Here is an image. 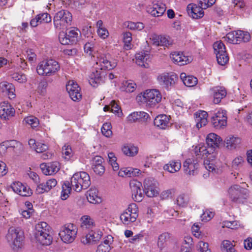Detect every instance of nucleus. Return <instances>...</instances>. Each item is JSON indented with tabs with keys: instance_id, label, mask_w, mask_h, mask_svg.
Segmentation results:
<instances>
[{
	"instance_id": "26",
	"label": "nucleus",
	"mask_w": 252,
	"mask_h": 252,
	"mask_svg": "<svg viewBox=\"0 0 252 252\" xmlns=\"http://www.w3.org/2000/svg\"><path fill=\"white\" fill-rule=\"evenodd\" d=\"M212 91L213 93V102L215 104L219 103L226 95V91L223 87H214L212 89Z\"/></svg>"
},
{
	"instance_id": "47",
	"label": "nucleus",
	"mask_w": 252,
	"mask_h": 252,
	"mask_svg": "<svg viewBox=\"0 0 252 252\" xmlns=\"http://www.w3.org/2000/svg\"><path fill=\"white\" fill-rule=\"evenodd\" d=\"M66 89L69 95H73V91H81L78 85L73 80H70L66 85Z\"/></svg>"
},
{
	"instance_id": "48",
	"label": "nucleus",
	"mask_w": 252,
	"mask_h": 252,
	"mask_svg": "<svg viewBox=\"0 0 252 252\" xmlns=\"http://www.w3.org/2000/svg\"><path fill=\"white\" fill-rule=\"evenodd\" d=\"M123 41L124 42V48L126 50L131 48V41L132 39V34L129 32H126L123 33Z\"/></svg>"
},
{
	"instance_id": "38",
	"label": "nucleus",
	"mask_w": 252,
	"mask_h": 252,
	"mask_svg": "<svg viewBox=\"0 0 252 252\" xmlns=\"http://www.w3.org/2000/svg\"><path fill=\"white\" fill-rule=\"evenodd\" d=\"M100 70L96 69L95 71L93 72L90 76L89 83L94 87L100 83L101 80Z\"/></svg>"
},
{
	"instance_id": "54",
	"label": "nucleus",
	"mask_w": 252,
	"mask_h": 252,
	"mask_svg": "<svg viewBox=\"0 0 252 252\" xmlns=\"http://www.w3.org/2000/svg\"><path fill=\"white\" fill-rule=\"evenodd\" d=\"M17 143L15 140L5 141L0 144V152L4 153L8 148H14Z\"/></svg>"
},
{
	"instance_id": "56",
	"label": "nucleus",
	"mask_w": 252,
	"mask_h": 252,
	"mask_svg": "<svg viewBox=\"0 0 252 252\" xmlns=\"http://www.w3.org/2000/svg\"><path fill=\"white\" fill-rule=\"evenodd\" d=\"M111 128L112 126L110 123H104L101 127L102 134L107 137H111L112 135Z\"/></svg>"
},
{
	"instance_id": "7",
	"label": "nucleus",
	"mask_w": 252,
	"mask_h": 252,
	"mask_svg": "<svg viewBox=\"0 0 252 252\" xmlns=\"http://www.w3.org/2000/svg\"><path fill=\"white\" fill-rule=\"evenodd\" d=\"M94 67L98 70H111L115 68L117 65L116 61H110L106 55L97 53L96 55V59Z\"/></svg>"
},
{
	"instance_id": "61",
	"label": "nucleus",
	"mask_w": 252,
	"mask_h": 252,
	"mask_svg": "<svg viewBox=\"0 0 252 252\" xmlns=\"http://www.w3.org/2000/svg\"><path fill=\"white\" fill-rule=\"evenodd\" d=\"M244 163V158L241 156L235 158L232 162V166L237 169L241 167Z\"/></svg>"
},
{
	"instance_id": "42",
	"label": "nucleus",
	"mask_w": 252,
	"mask_h": 252,
	"mask_svg": "<svg viewBox=\"0 0 252 252\" xmlns=\"http://www.w3.org/2000/svg\"><path fill=\"white\" fill-rule=\"evenodd\" d=\"M122 151L125 155L129 157H134L137 154L138 148L132 145H125L123 147Z\"/></svg>"
},
{
	"instance_id": "43",
	"label": "nucleus",
	"mask_w": 252,
	"mask_h": 252,
	"mask_svg": "<svg viewBox=\"0 0 252 252\" xmlns=\"http://www.w3.org/2000/svg\"><path fill=\"white\" fill-rule=\"evenodd\" d=\"M34 238L37 242L42 245H49L52 241V237L51 235L42 234L34 236Z\"/></svg>"
},
{
	"instance_id": "36",
	"label": "nucleus",
	"mask_w": 252,
	"mask_h": 252,
	"mask_svg": "<svg viewBox=\"0 0 252 252\" xmlns=\"http://www.w3.org/2000/svg\"><path fill=\"white\" fill-rule=\"evenodd\" d=\"M87 198L92 204H97L101 202V199L98 195V190L96 189H91L88 191Z\"/></svg>"
},
{
	"instance_id": "4",
	"label": "nucleus",
	"mask_w": 252,
	"mask_h": 252,
	"mask_svg": "<svg viewBox=\"0 0 252 252\" xmlns=\"http://www.w3.org/2000/svg\"><path fill=\"white\" fill-rule=\"evenodd\" d=\"M60 69L58 62L54 60H44L37 66V72L40 75L50 76L56 74Z\"/></svg>"
},
{
	"instance_id": "41",
	"label": "nucleus",
	"mask_w": 252,
	"mask_h": 252,
	"mask_svg": "<svg viewBox=\"0 0 252 252\" xmlns=\"http://www.w3.org/2000/svg\"><path fill=\"white\" fill-rule=\"evenodd\" d=\"M125 26L131 31H140L144 28V24L141 22H133L131 21H126L124 23Z\"/></svg>"
},
{
	"instance_id": "22",
	"label": "nucleus",
	"mask_w": 252,
	"mask_h": 252,
	"mask_svg": "<svg viewBox=\"0 0 252 252\" xmlns=\"http://www.w3.org/2000/svg\"><path fill=\"white\" fill-rule=\"evenodd\" d=\"M0 90L5 93L10 99L16 97L15 88L14 86L6 81H2L0 83Z\"/></svg>"
},
{
	"instance_id": "53",
	"label": "nucleus",
	"mask_w": 252,
	"mask_h": 252,
	"mask_svg": "<svg viewBox=\"0 0 252 252\" xmlns=\"http://www.w3.org/2000/svg\"><path fill=\"white\" fill-rule=\"evenodd\" d=\"M79 32H80L78 29L74 28L69 30L68 33H67V35L68 39H69L71 41V44L75 43L77 41Z\"/></svg>"
},
{
	"instance_id": "23",
	"label": "nucleus",
	"mask_w": 252,
	"mask_h": 252,
	"mask_svg": "<svg viewBox=\"0 0 252 252\" xmlns=\"http://www.w3.org/2000/svg\"><path fill=\"white\" fill-rule=\"evenodd\" d=\"M166 9L165 4L161 1H158L153 3V7L148 11L152 16L159 17L164 13Z\"/></svg>"
},
{
	"instance_id": "19",
	"label": "nucleus",
	"mask_w": 252,
	"mask_h": 252,
	"mask_svg": "<svg viewBox=\"0 0 252 252\" xmlns=\"http://www.w3.org/2000/svg\"><path fill=\"white\" fill-rule=\"evenodd\" d=\"M202 7L200 4L199 6L196 4L190 3L187 7V10L189 16L193 19H199L203 17L204 13Z\"/></svg>"
},
{
	"instance_id": "3",
	"label": "nucleus",
	"mask_w": 252,
	"mask_h": 252,
	"mask_svg": "<svg viewBox=\"0 0 252 252\" xmlns=\"http://www.w3.org/2000/svg\"><path fill=\"white\" fill-rule=\"evenodd\" d=\"M72 189L77 192L87 189L91 185L90 177L86 172H79L73 174L70 180Z\"/></svg>"
},
{
	"instance_id": "14",
	"label": "nucleus",
	"mask_w": 252,
	"mask_h": 252,
	"mask_svg": "<svg viewBox=\"0 0 252 252\" xmlns=\"http://www.w3.org/2000/svg\"><path fill=\"white\" fill-rule=\"evenodd\" d=\"M158 184L157 181L152 178L145 180L144 186L146 195L150 197L157 196L159 194Z\"/></svg>"
},
{
	"instance_id": "9",
	"label": "nucleus",
	"mask_w": 252,
	"mask_h": 252,
	"mask_svg": "<svg viewBox=\"0 0 252 252\" xmlns=\"http://www.w3.org/2000/svg\"><path fill=\"white\" fill-rule=\"evenodd\" d=\"M227 192L228 197L234 202H241L243 199L246 198L248 195V190L238 185L231 186Z\"/></svg>"
},
{
	"instance_id": "50",
	"label": "nucleus",
	"mask_w": 252,
	"mask_h": 252,
	"mask_svg": "<svg viewBox=\"0 0 252 252\" xmlns=\"http://www.w3.org/2000/svg\"><path fill=\"white\" fill-rule=\"evenodd\" d=\"M195 153L197 156H202V157L206 156L204 158V159L207 158V156L210 154L209 149H207L206 146L201 144H199L195 147Z\"/></svg>"
},
{
	"instance_id": "55",
	"label": "nucleus",
	"mask_w": 252,
	"mask_h": 252,
	"mask_svg": "<svg viewBox=\"0 0 252 252\" xmlns=\"http://www.w3.org/2000/svg\"><path fill=\"white\" fill-rule=\"evenodd\" d=\"M62 154L64 158L69 159L73 156V152L70 145L65 144L62 148Z\"/></svg>"
},
{
	"instance_id": "17",
	"label": "nucleus",
	"mask_w": 252,
	"mask_h": 252,
	"mask_svg": "<svg viewBox=\"0 0 252 252\" xmlns=\"http://www.w3.org/2000/svg\"><path fill=\"white\" fill-rule=\"evenodd\" d=\"M172 61L180 65H183L190 63L192 59L191 56L186 55L183 52H175L170 54Z\"/></svg>"
},
{
	"instance_id": "1",
	"label": "nucleus",
	"mask_w": 252,
	"mask_h": 252,
	"mask_svg": "<svg viewBox=\"0 0 252 252\" xmlns=\"http://www.w3.org/2000/svg\"><path fill=\"white\" fill-rule=\"evenodd\" d=\"M137 101L148 107H154L162 99V94L158 89H147L136 97Z\"/></svg>"
},
{
	"instance_id": "20",
	"label": "nucleus",
	"mask_w": 252,
	"mask_h": 252,
	"mask_svg": "<svg viewBox=\"0 0 252 252\" xmlns=\"http://www.w3.org/2000/svg\"><path fill=\"white\" fill-rule=\"evenodd\" d=\"M40 168L42 172L46 175H51L57 173L60 168L59 163L53 162L48 163H42Z\"/></svg>"
},
{
	"instance_id": "8",
	"label": "nucleus",
	"mask_w": 252,
	"mask_h": 252,
	"mask_svg": "<svg viewBox=\"0 0 252 252\" xmlns=\"http://www.w3.org/2000/svg\"><path fill=\"white\" fill-rule=\"evenodd\" d=\"M72 15L67 10H62L56 13L54 18V24L56 28L64 29L70 25Z\"/></svg>"
},
{
	"instance_id": "45",
	"label": "nucleus",
	"mask_w": 252,
	"mask_h": 252,
	"mask_svg": "<svg viewBox=\"0 0 252 252\" xmlns=\"http://www.w3.org/2000/svg\"><path fill=\"white\" fill-rule=\"evenodd\" d=\"M170 238V234L168 232L161 233L158 237V246L160 249H162L166 245L167 241Z\"/></svg>"
},
{
	"instance_id": "37",
	"label": "nucleus",
	"mask_w": 252,
	"mask_h": 252,
	"mask_svg": "<svg viewBox=\"0 0 252 252\" xmlns=\"http://www.w3.org/2000/svg\"><path fill=\"white\" fill-rule=\"evenodd\" d=\"M148 117L149 115L145 112H134L129 114L127 119L128 122L132 123L140 120H147Z\"/></svg>"
},
{
	"instance_id": "63",
	"label": "nucleus",
	"mask_w": 252,
	"mask_h": 252,
	"mask_svg": "<svg viewBox=\"0 0 252 252\" xmlns=\"http://www.w3.org/2000/svg\"><path fill=\"white\" fill-rule=\"evenodd\" d=\"M47 86V83L45 81L40 82L38 86L37 89V93L41 95L44 96L46 93V88Z\"/></svg>"
},
{
	"instance_id": "29",
	"label": "nucleus",
	"mask_w": 252,
	"mask_h": 252,
	"mask_svg": "<svg viewBox=\"0 0 252 252\" xmlns=\"http://www.w3.org/2000/svg\"><path fill=\"white\" fill-rule=\"evenodd\" d=\"M241 143V139L238 137L233 135H229L225 139L224 145L229 150H233L237 148Z\"/></svg>"
},
{
	"instance_id": "16",
	"label": "nucleus",
	"mask_w": 252,
	"mask_h": 252,
	"mask_svg": "<svg viewBox=\"0 0 252 252\" xmlns=\"http://www.w3.org/2000/svg\"><path fill=\"white\" fill-rule=\"evenodd\" d=\"M11 188L14 192L22 196H30L32 193L29 187L20 182H13L11 185Z\"/></svg>"
},
{
	"instance_id": "13",
	"label": "nucleus",
	"mask_w": 252,
	"mask_h": 252,
	"mask_svg": "<svg viewBox=\"0 0 252 252\" xmlns=\"http://www.w3.org/2000/svg\"><path fill=\"white\" fill-rule=\"evenodd\" d=\"M227 119L226 111L219 110L212 117L211 123L216 128H223L227 125Z\"/></svg>"
},
{
	"instance_id": "40",
	"label": "nucleus",
	"mask_w": 252,
	"mask_h": 252,
	"mask_svg": "<svg viewBox=\"0 0 252 252\" xmlns=\"http://www.w3.org/2000/svg\"><path fill=\"white\" fill-rule=\"evenodd\" d=\"M81 227L91 229L95 226L94 220L89 216L85 215L81 217Z\"/></svg>"
},
{
	"instance_id": "24",
	"label": "nucleus",
	"mask_w": 252,
	"mask_h": 252,
	"mask_svg": "<svg viewBox=\"0 0 252 252\" xmlns=\"http://www.w3.org/2000/svg\"><path fill=\"white\" fill-rule=\"evenodd\" d=\"M113 238L111 235H108L105 239L97 247L95 252H110L112 248V244Z\"/></svg>"
},
{
	"instance_id": "32",
	"label": "nucleus",
	"mask_w": 252,
	"mask_h": 252,
	"mask_svg": "<svg viewBox=\"0 0 252 252\" xmlns=\"http://www.w3.org/2000/svg\"><path fill=\"white\" fill-rule=\"evenodd\" d=\"M149 58V54L144 52L137 53L135 55L136 63L141 67L148 68L149 67V64L147 61Z\"/></svg>"
},
{
	"instance_id": "31",
	"label": "nucleus",
	"mask_w": 252,
	"mask_h": 252,
	"mask_svg": "<svg viewBox=\"0 0 252 252\" xmlns=\"http://www.w3.org/2000/svg\"><path fill=\"white\" fill-rule=\"evenodd\" d=\"M169 119L166 115L162 114L157 116L154 120V125L161 129H165L168 126Z\"/></svg>"
},
{
	"instance_id": "12",
	"label": "nucleus",
	"mask_w": 252,
	"mask_h": 252,
	"mask_svg": "<svg viewBox=\"0 0 252 252\" xmlns=\"http://www.w3.org/2000/svg\"><path fill=\"white\" fill-rule=\"evenodd\" d=\"M102 235V232L100 230H91L82 237L81 242L85 245H95L101 239Z\"/></svg>"
},
{
	"instance_id": "10",
	"label": "nucleus",
	"mask_w": 252,
	"mask_h": 252,
	"mask_svg": "<svg viewBox=\"0 0 252 252\" xmlns=\"http://www.w3.org/2000/svg\"><path fill=\"white\" fill-rule=\"evenodd\" d=\"M225 40L232 44H238L241 42H248L251 39L250 33L242 31H233L228 33L224 37Z\"/></svg>"
},
{
	"instance_id": "5",
	"label": "nucleus",
	"mask_w": 252,
	"mask_h": 252,
	"mask_svg": "<svg viewBox=\"0 0 252 252\" xmlns=\"http://www.w3.org/2000/svg\"><path fill=\"white\" fill-rule=\"evenodd\" d=\"M77 232L76 226L73 223H68L60 227L59 236L63 242L70 244L76 239Z\"/></svg>"
},
{
	"instance_id": "6",
	"label": "nucleus",
	"mask_w": 252,
	"mask_h": 252,
	"mask_svg": "<svg viewBox=\"0 0 252 252\" xmlns=\"http://www.w3.org/2000/svg\"><path fill=\"white\" fill-rule=\"evenodd\" d=\"M138 216V208L135 203L129 204L120 215L122 222L125 225H130L135 222Z\"/></svg>"
},
{
	"instance_id": "25",
	"label": "nucleus",
	"mask_w": 252,
	"mask_h": 252,
	"mask_svg": "<svg viewBox=\"0 0 252 252\" xmlns=\"http://www.w3.org/2000/svg\"><path fill=\"white\" fill-rule=\"evenodd\" d=\"M50 231L51 227L46 222H40L35 226L34 236L42 234L50 235Z\"/></svg>"
},
{
	"instance_id": "57",
	"label": "nucleus",
	"mask_w": 252,
	"mask_h": 252,
	"mask_svg": "<svg viewBox=\"0 0 252 252\" xmlns=\"http://www.w3.org/2000/svg\"><path fill=\"white\" fill-rule=\"evenodd\" d=\"M10 76L13 80L20 83H24L27 81L26 75L22 73L14 72L11 73Z\"/></svg>"
},
{
	"instance_id": "35",
	"label": "nucleus",
	"mask_w": 252,
	"mask_h": 252,
	"mask_svg": "<svg viewBox=\"0 0 252 252\" xmlns=\"http://www.w3.org/2000/svg\"><path fill=\"white\" fill-rule=\"evenodd\" d=\"M180 78L184 85L189 87H192L195 86L198 82L197 79L193 76L188 75L184 72L180 74Z\"/></svg>"
},
{
	"instance_id": "39",
	"label": "nucleus",
	"mask_w": 252,
	"mask_h": 252,
	"mask_svg": "<svg viewBox=\"0 0 252 252\" xmlns=\"http://www.w3.org/2000/svg\"><path fill=\"white\" fill-rule=\"evenodd\" d=\"M140 170L137 168H132L130 167L121 169L119 172L120 176L124 177L125 176H130L131 175H138Z\"/></svg>"
},
{
	"instance_id": "18",
	"label": "nucleus",
	"mask_w": 252,
	"mask_h": 252,
	"mask_svg": "<svg viewBox=\"0 0 252 252\" xmlns=\"http://www.w3.org/2000/svg\"><path fill=\"white\" fill-rule=\"evenodd\" d=\"M14 108L7 102L3 101L0 104V117L1 119L8 120L14 116Z\"/></svg>"
},
{
	"instance_id": "58",
	"label": "nucleus",
	"mask_w": 252,
	"mask_h": 252,
	"mask_svg": "<svg viewBox=\"0 0 252 252\" xmlns=\"http://www.w3.org/2000/svg\"><path fill=\"white\" fill-rule=\"evenodd\" d=\"M240 226L239 222L236 220L234 221H224L222 223V227L223 228L227 227L228 228L234 229H237Z\"/></svg>"
},
{
	"instance_id": "34",
	"label": "nucleus",
	"mask_w": 252,
	"mask_h": 252,
	"mask_svg": "<svg viewBox=\"0 0 252 252\" xmlns=\"http://www.w3.org/2000/svg\"><path fill=\"white\" fill-rule=\"evenodd\" d=\"M29 145L31 148L38 153L44 152L48 149V146L46 144L38 142H36L33 139L29 140Z\"/></svg>"
},
{
	"instance_id": "21",
	"label": "nucleus",
	"mask_w": 252,
	"mask_h": 252,
	"mask_svg": "<svg viewBox=\"0 0 252 252\" xmlns=\"http://www.w3.org/2000/svg\"><path fill=\"white\" fill-rule=\"evenodd\" d=\"M198 164L196 160L193 159H187L183 164L185 173L189 175H194L197 173Z\"/></svg>"
},
{
	"instance_id": "59",
	"label": "nucleus",
	"mask_w": 252,
	"mask_h": 252,
	"mask_svg": "<svg viewBox=\"0 0 252 252\" xmlns=\"http://www.w3.org/2000/svg\"><path fill=\"white\" fill-rule=\"evenodd\" d=\"M214 212L209 209H206L203 211V214L201 216L202 221L207 222L210 220L214 216Z\"/></svg>"
},
{
	"instance_id": "30",
	"label": "nucleus",
	"mask_w": 252,
	"mask_h": 252,
	"mask_svg": "<svg viewBox=\"0 0 252 252\" xmlns=\"http://www.w3.org/2000/svg\"><path fill=\"white\" fill-rule=\"evenodd\" d=\"M221 141L220 137L214 133H209L206 137V143L211 148L218 147Z\"/></svg>"
},
{
	"instance_id": "2",
	"label": "nucleus",
	"mask_w": 252,
	"mask_h": 252,
	"mask_svg": "<svg viewBox=\"0 0 252 252\" xmlns=\"http://www.w3.org/2000/svg\"><path fill=\"white\" fill-rule=\"evenodd\" d=\"M5 239L11 249L17 251L23 246L24 233L19 228L12 226L8 229Z\"/></svg>"
},
{
	"instance_id": "46",
	"label": "nucleus",
	"mask_w": 252,
	"mask_h": 252,
	"mask_svg": "<svg viewBox=\"0 0 252 252\" xmlns=\"http://www.w3.org/2000/svg\"><path fill=\"white\" fill-rule=\"evenodd\" d=\"M190 199V197L189 195L182 194L177 197L176 203L178 206L184 207L187 206Z\"/></svg>"
},
{
	"instance_id": "44",
	"label": "nucleus",
	"mask_w": 252,
	"mask_h": 252,
	"mask_svg": "<svg viewBox=\"0 0 252 252\" xmlns=\"http://www.w3.org/2000/svg\"><path fill=\"white\" fill-rule=\"evenodd\" d=\"M136 88V84L132 81H126L122 83L121 90L122 91L132 93Z\"/></svg>"
},
{
	"instance_id": "28",
	"label": "nucleus",
	"mask_w": 252,
	"mask_h": 252,
	"mask_svg": "<svg viewBox=\"0 0 252 252\" xmlns=\"http://www.w3.org/2000/svg\"><path fill=\"white\" fill-rule=\"evenodd\" d=\"M208 113L205 111H199L195 114V121L198 128L206 125L208 123Z\"/></svg>"
},
{
	"instance_id": "11",
	"label": "nucleus",
	"mask_w": 252,
	"mask_h": 252,
	"mask_svg": "<svg viewBox=\"0 0 252 252\" xmlns=\"http://www.w3.org/2000/svg\"><path fill=\"white\" fill-rule=\"evenodd\" d=\"M177 79V75L173 73L164 72L157 77L158 83L167 90L174 86Z\"/></svg>"
},
{
	"instance_id": "62",
	"label": "nucleus",
	"mask_w": 252,
	"mask_h": 252,
	"mask_svg": "<svg viewBox=\"0 0 252 252\" xmlns=\"http://www.w3.org/2000/svg\"><path fill=\"white\" fill-rule=\"evenodd\" d=\"M26 123L30 125L32 128L36 127L39 125L38 119L33 116H29L25 119Z\"/></svg>"
},
{
	"instance_id": "15",
	"label": "nucleus",
	"mask_w": 252,
	"mask_h": 252,
	"mask_svg": "<svg viewBox=\"0 0 252 252\" xmlns=\"http://www.w3.org/2000/svg\"><path fill=\"white\" fill-rule=\"evenodd\" d=\"M142 183L136 180H132L129 182L132 197L137 202H140L143 199V194L142 191Z\"/></svg>"
},
{
	"instance_id": "60",
	"label": "nucleus",
	"mask_w": 252,
	"mask_h": 252,
	"mask_svg": "<svg viewBox=\"0 0 252 252\" xmlns=\"http://www.w3.org/2000/svg\"><path fill=\"white\" fill-rule=\"evenodd\" d=\"M218 63L221 65H224L229 61L228 56L226 52L216 56Z\"/></svg>"
},
{
	"instance_id": "51",
	"label": "nucleus",
	"mask_w": 252,
	"mask_h": 252,
	"mask_svg": "<svg viewBox=\"0 0 252 252\" xmlns=\"http://www.w3.org/2000/svg\"><path fill=\"white\" fill-rule=\"evenodd\" d=\"M213 48L216 56L226 52L225 46L220 41L215 42L213 45Z\"/></svg>"
},
{
	"instance_id": "27",
	"label": "nucleus",
	"mask_w": 252,
	"mask_h": 252,
	"mask_svg": "<svg viewBox=\"0 0 252 252\" xmlns=\"http://www.w3.org/2000/svg\"><path fill=\"white\" fill-rule=\"evenodd\" d=\"M181 168V162L179 159H173L165 164L163 168L170 173H175L179 171Z\"/></svg>"
},
{
	"instance_id": "64",
	"label": "nucleus",
	"mask_w": 252,
	"mask_h": 252,
	"mask_svg": "<svg viewBox=\"0 0 252 252\" xmlns=\"http://www.w3.org/2000/svg\"><path fill=\"white\" fill-rule=\"evenodd\" d=\"M60 42L63 45H68L71 44V41L67 35V33L61 32L59 35Z\"/></svg>"
},
{
	"instance_id": "33",
	"label": "nucleus",
	"mask_w": 252,
	"mask_h": 252,
	"mask_svg": "<svg viewBox=\"0 0 252 252\" xmlns=\"http://www.w3.org/2000/svg\"><path fill=\"white\" fill-rule=\"evenodd\" d=\"M216 158L215 153L212 152V154H209L207 158H205L204 161V165L205 168L209 172L215 171L217 166L214 164L213 160Z\"/></svg>"
},
{
	"instance_id": "52",
	"label": "nucleus",
	"mask_w": 252,
	"mask_h": 252,
	"mask_svg": "<svg viewBox=\"0 0 252 252\" xmlns=\"http://www.w3.org/2000/svg\"><path fill=\"white\" fill-rule=\"evenodd\" d=\"M95 46V39L92 37L91 40L87 42L84 46V52L89 55H92Z\"/></svg>"
},
{
	"instance_id": "49",
	"label": "nucleus",
	"mask_w": 252,
	"mask_h": 252,
	"mask_svg": "<svg viewBox=\"0 0 252 252\" xmlns=\"http://www.w3.org/2000/svg\"><path fill=\"white\" fill-rule=\"evenodd\" d=\"M72 189V186L71 185L70 186L69 182L65 183L63 185L62 191L61 194V197L62 200H65L68 198Z\"/></svg>"
}]
</instances>
